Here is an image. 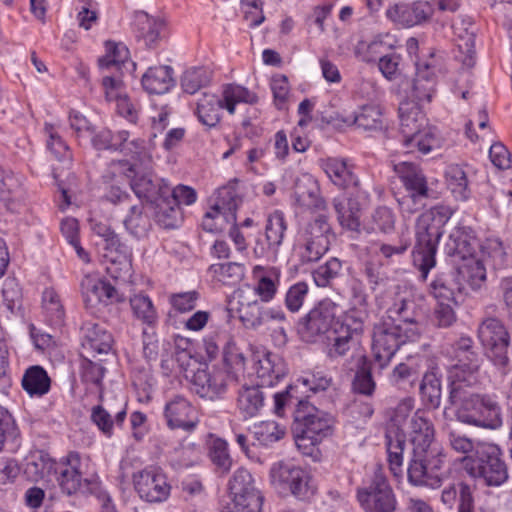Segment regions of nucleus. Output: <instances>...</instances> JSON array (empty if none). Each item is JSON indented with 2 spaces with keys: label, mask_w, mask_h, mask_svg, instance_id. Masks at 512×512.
Returning a JSON list of instances; mask_svg holds the SVG:
<instances>
[{
  "label": "nucleus",
  "mask_w": 512,
  "mask_h": 512,
  "mask_svg": "<svg viewBox=\"0 0 512 512\" xmlns=\"http://www.w3.org/2000/svg\"><path fill=\"white\" fill-rule=\"evenodd\" d=\"M474 385L450 388L449 403L461 423L480 428L497 429L502 426V409L493 395L479 394L472 390Z\"/></svg>",
  "instance_id": "nucleus-1"
},
{
  "label": "nucleus",
  "mask_w": 512,
  "mask_h": 512,
  "mask_svg": "<svg viewBox=\"0 0 512 512\" xmlns=\"http://www.w3.org/2000/svg\"><path fill=\"white\" fill-rule=\"evenodd\" d=\"M451 211L445 206H436L422 213L416 224V244L413 262L425 279L435 264L438 242L443 234L442 227L449 220Z\"/></svg>",
  "instance_id": "nucleus-2"
},
{
  "label": "nucleus",
  "mask_w": 512,
  "mask_h": 512,
  "mask_svg": "<svg viewBox=\"0 0 512 512\" xmlns=\"http://www.w3.org/2000/svg\"><path fill=\"white\" fill-rule=\"evenodd\" d=\"M501 456L497 445L479 443L476 454L464 456L462 465L471 477L481 479L487 486L498 487L508 479V469Z\"/></svg>",
  "instance_id": "nucleus-3"
},
{
  "label": "nucleus",
  "mask_w": 512,
  "mask_h": 512,
  "mask_svg": "<svg viewBox=\"0 0 512 512\" xmlns=\"http://www.w3.org/2000/svg\"><path fill=\"white\" fill-rule=\"evenodd\" d=\"M418 336L417 327L405 328L401 323L384 321L373 330L372 351L380 368L387 366L398 348Z\"/></svg>",
  "instance_id": "nucleus-4"
},
{
  "label": "nucleus",
  "mask_w": 512,
  "mask_h": 512,
  "mask_svg": "<svg viewBox=\"0 0 512 512\" xmlns=\"http://www.w3.org/2000/svg\"><path fill=\"white\" fill-rule=\"evenodd\" d=\"M446 454L441 447L432 450H415L407 474L413 486L438 489L442 486L444 476L439 473L445 462Z\"/></svg>",
  "instance_id": "nucleus-5"
},
{
  "label": "nucleus",
  "mask_w": 512,
  "mask_h": 512,
  "mask_svg": "<svg viewBox=\"0 0 512 512\" xmlns=\"http://www.w3.org/2000/svg\"><path fill=\"white\" fill-rule=\"evenodd\" d=\"M339 307L330 299L318 303L298 325L300 338L307 343H316L329 336L337 334L336 326Z\"/></svg>",
  "instance_id": "nucleus-6"
},
{
  "label": "nucleus",
  "mask_w": 512,
  "mask_h": 512,
  "mask_svg": "<svg viewBox=\"0 0 512 512\" xmlns=\"http://www.w3.org/2000/svg\"><path fill=\"white\" fill-rule=\"evenodd\" d=\"M299 404L306 407L307 413L301 410L296 413L295 419L302 425V430L296 435L295 443L303 454H310L313 446L332 434L334 421L331 415L315 407H308L303 402Z\"/></svg>",
  "instance_id": "nucleus-7"
},
{
  "label": "nucleus",
  "mask_w": 512,
  "mask_h": 512,
  "mask_svg": "<svg viewBox=\"0 0 512 512\" xmlns=\"http://www.w3.org/2000/svg\"><path fill=\"white\" fill-rule=\"evenodd\" d=\"M477 333L487 357L505 374L509 365L510 345V335L506 327L499 319L488 317L479 324Z\"/></svg>",
  "instance_id": "nucleus-8"
},
{
  "label": "nucleus",
  "mask_w": 512,
  "mask_h": 512,
  "mask_svg": "<svg viewBox=\"0 0 512 512\" xmlns=\"http://www.w3.org/2000/svg\"><path fill=\"white\" fill-rule=\"evenodd\" d=\"M414 409V400L410 397L402 399L393 409L390 421L393 427L388 429L386 433L387 453L391 472L398 476L401 473L403 463V451L405 446V434L402 425L406 422L408 416Z\"/></svg>",
  "instance_id": "nucleus-9"
},
{
  "label": "nucleus",
  "mask_w": 512,
  "mask_h": 512,
  "mask_svg": "<svg viewBox=\"0 0 512 512\" xmlns=\"http://www.w3.org/2000/svg\"><path fill=\"white\" fill-rule=\"evenodd\" d=\"M272 485L281 491H289L294 497L305 500L314 494L308 472L287 462H277L270 469Z\"/></svg>",
  "instance_id": "nucleus-10"
},
{
  "label": "nucleus",
  "mask_w": 512,
  "mask_h": 512,
  "mask_svg": "<svg viewBox=\"0 0 512 512\" xmlns=\"http://www.w3.org/2000/svg\"><path fill=\"white\" fill-rule=\"evenodd\" d=\"M356 498L365 512H394L397 508L396 496L381 474H376L367 486L358 488Z\"/></svg>",
  "instance_id": "nucleus-11"
},
{
  "label": "nucleus",
  "mask_w": 512,
  "mask_h": 512,
  "mask_svg": "<svg viewBox=\"0 0 512 512\" xmlns=\"http://www.w3.org/2000/svg\"><path fill=\"white\" fill-rule=\"evenodd\" d=\"M233 507L229 512H261L263 496L256 488L251 473L238 469L229 483Z\"/></svg>",
  "instance_id": "nucleus-12"
},
{
  "label": "nucleus",
  "mask_w": 512,
  "mask_h": 512,
  "mask_svg": "<svg viewBox=\"0 0 512 512\" xmlns=\"http://www.w3.org/2000/svg\"><path fill=\"white\" fill-rule=\"evenodd\" d=\"M217 200L206 212L202 226L208 232H220L225 224H236V210L240 199L233 186H225L218 190Z\"/></svg>",
  "instance_id": "nucleus-13"
},
{
  "label": "nucleus",
  "mask_w": 512,
  "mask_h": 512,
  "mask_svg": "<svg viewBox=\"0 0 512 512\" xmlns=\"http://www.w3.org/2000/svg\"><path fill=\"white\" fill-rule=\"evenodd\" d=\"M81 466L79 455L71 452L55 469L58 484L67 495L93 493L99 488V481L96 478H82Z\"/></svg>",
  "instance_id": "nucleus-14"
},
{
  "label": "nucleus",
  "mask_w": 512,
  "mask_h": 512,
  "mask_svg": "<svg viewBox=\"0 0 512 512\" xmlns=\"http://www.w3.org/2000/svg\"><path fill=\"white\" fill-rule=\"evenodd\" d=\"M333 238L334 233L327 217L323 214L315 217L308 223L303 235L302 260L304 262L319 260L328 251L331 239Z\"/></svg>",
  "instance_id": "nucleus-15"
},
{
  "label": "nucleus",
  "mask_w": 512,
  "mask_h": 512,
  "mask_svg": "<svg viewBox=\"0 0 512 512\" xmlns=\"http://www.w3.org/2000/svg\"><path fill=\"white\" fill-rule=\"evenodd\" d=\"M133 484L140 498L150 503L165 501L170 495L171 486L158 467L151 466L134 473Z\"/></svg>",
  "instance_id": "nucleus-16"
},
{
  "label": "nucleus",
  "mask_w": 512,
  "mask_h": 512,
  "mask_svg": "<svg viewBox=\"0 0 512 512\" xmlns=\"http://www.w3.org/2000/svg\"><path fill=\"white\" fill-rule=\"evenodd\" d=\"M127 165V163H119L138 198L153 203L163 195L170 193V186L163 179H154L150 172L140 173L136 170V164L126 167Z\"/></svg>",
  "instance_id": "nucleus-17"
},
{
  "label": "nucleus",
  "mask_w": 512,
  "mask_h": 512,
  "mask_svg": "<svg viewBox=\"0 0 512 512\" xmlns=\"http://www.w3.org/2000/svg\"><path fill=\"white\" fill-rule=\"evenodd\" d=\"M226 373L219 368L198 369L192 377V389L201 398L215 400L227 389Z\"/></svg>",
  "instance_id": "nucleus-18"
},
{
  "label": "nucleus",
  "mask_w": 512,
  "mask_h": 512,
  "mask_svg": "<svg viewBox=\"0 0 512 512\" xmlns=\"http://www.w3.org/2000/svg\"><path fill=\"white\" fill-rule=\"evenodd\" d=\"M433 7L427 1L412 4L399 3L389 7L386 16L404 27H412L427 22L433 15Z\"/></svg>",
  "instance_id": "nucleus-19"
},
{
  "label": "nucleus",
  "mask_w": 512,
  "mask_h": 512,
  "mask_svg": "<svg viewBox=\"0 0 512 512\" xmlns=\"http://www.w3.org/2000/svg\"><path fill=\"white\" fill-rule=\"evenodd\" d=\"M164 415L171 429L192 431L199 422L196 409L182 396H175L166 403Z\"/></svg>",
  "instance_id": "nucleus-20"
},
{
  "label": "nucleus",
  "mask_w": 512,
  "mask_h": 512,
  "mask_svg": "<svg viewBox=\"0 0 512 512\" xmlns=\"http://www.w3.org/2000/svg\"><path fill=\"white\" fill-rule=\"evenodd\" d=\"M456 357L457 363L448 370L449 388L477 384L481 366L479 354L476 352L457 353Z\"/></svg>",
  "instance_id": "nucleus-21"
},
{
  "label": "nucleus",
  "mask_w": 512,
  "mask_h": 512,
  "mask_svg": "<svg viewBox=\"0 0 512 512\" xmlns=\"http://www.w3.org/2000/svg\"><path fill=\"white\" fill-rule=\"evenodd\" d=\"M251 290L243 292L239 289L234 291L232 305L239 320L249 329H256L263 325V306L257 298H253Z\"/></svg>",
  "instance_id": "nucleus-22"
},
{
  "label": "nucleus",
  "mask_w": 512,
  "mask_h": 512,
  "mask_svg": "<svg viewBox=\"0 0 512 512\" xmlns=\"http://www.w3.org/2000/svg\"><path fill=\"white\" fill-rule=\"evenodd\" d=\"M293 199L295 204L306 210L324 211L326 202L320 195L317 180L310 174H303L297 178L294 186Z\"/></svg>",
  "instance_id": "nucleus-23"
},
{
  "label": "nucleus",
  "mask_w": 512,
  "mask_h": 512,
  "mask_svg": "<svg viewBox=\"0 0 512 512\" xmlns=\"http://www.w3.org/2000/svg\"><path fill=\"white\" fill-rule=\"evenodd\" d=\"M436 77L432 62L417 63L416 76L406 99L419 103H429L435 93Z\"/></svg>",
  "instance_id": "nucleus-24"
},
{
  "label": "nucleus",
  "mask_w": 512,
  "mask_h": 512,
  "mask_svg": "<svg viewBox=\"0 0 512 512\" xmlns=\"http://www.w3.org/2000/svg\"><path fill=\"white\" fill-rule=\"evenodd\" d=\"M254 285H243L239 290L246 292L251 290L253 298H259L262 302L271 301L277 292L279 272L275 268L255 266L253 269Z\"/></svg>",
  "instance_id": "nucleus-25"
},
{
  "label": "nucleus",
  "mask_w": 512,
  "mask_h": 512,
  "mask_svg": "<svg viewBox=\"0 0 512 512\" xmlns=\"http://www.w3.org/2000/svg\"><path fill=\"white\" fill-rule=\"evenodd\" d=\"M82 294L87 306L119 301L117 290L108 282L95 275H86L81 282Z\"/></svg>",
  "instance_id": "nucleus-26"
},
{
  "label": "nucleus",
  "mask_w": 512,
  "mask_h": 512,
  "mask_svg": "<svg viewBox=\"0 0 512 512\" xmlns=\"http://www.w3.org/2000/svg\"><path fill=\"white\" fill-rule=\"evenodd\" d=\"M84 338L82 342L83 350L93 357L102 354H108L112 349L113 337L101 325L96 323H86L83 326Z\"/></svg>",
  "instance_id": "nucleus-27"
},
{
  "label": "nucleus",
  "mask_w": 512,
  "mask_h": 512,
  "mask_svg": "<svg viewBox=\"0 0 512 512\" xmlns=\"http://www.w3.org/2000/svg\"><path fill=\"white\" fill-rule=\"evenodd\" d=\"M421 106L410 99H404L400 102L398 109L400 131L404 139L417 134L426 126V118Z\"/></svg>",
  "instance_id": "nucleus-28"
},
{
  "label": "nucleus",
  "mask_w": 512,
  "mask_h": 512,
  "mask_svg": "<svg viewBox=\"0 0 512 512\" xmlns=\"http://www.w3.org/2000/svg\"><path fill=\"white\" fill-rule=\"evenodd\" d=\"M337 119L348 126L356 125L363 130L377 131L384 128L382 110L374 104L363 105L358 111L347 116L338 115Z\"/></svg>",
  "instance_id": "nucleus-29"
},
{
  "label": "nucleus",
  "mask_w": 512,
  "mask_h": 512,
  "mask_svg": "<svg viewBox=\"0 0 512 512\" xmlns=\"http://www.w3.org/2000/svg\"><path fill=\"white\" fill-rule=\"evenodd\" d=\"M323 170L332 183L340 188L358 187L359 180L354 166L343 158H328L323 161Z\"/></svg>",
  "instance_id": "nucleus-30"
},
{
  "label": "nucleus",
  "mask_w": 512,
  "mask_h": 512,
  "mask_svg": "<svg viewBox=\"0 0 512 512\" xmlns=\"http://www.w3.org/2000/svg\"><path fill=\"white\" fill-rule=\"evenodd\" d=\"M359 197L361 198V202L355 200L352 196L348 198L347 202L340 198L333 200V206L340 225L351 231L358 230L360 226L362 202L367 200L368 195L365 191H361Z\"/></svg>",
  "instance_id": "nucleus-31"
},
{
  "label": "nucleus",
  "mask_w": 512,
  "mask_h": 512,
  "mask_svg": "<svg viewBox=\"0 0 512 512\" xmlns=\"http://www.w3.org/2000/svg\"><path fill=\"white\" fill-rule=\"evenodd\" d=\"M264 402L265 396L258 385H243L237 392L236 407L245 420L257 416Z\"/></svg>",
  "instance_id": "nucleus-32"
},
{
  "label": "nucleus",
  "mask_w": 512,
  "mask_h": 512,
  "mask_svg": "<svg viewBox=\"0 0 512 512\" xmlns=\"http://www.w3.org/2000/svg\"><path fill=\"white\" fill-rule=\"evenodd\" d=\"M417 306L414 301L413 292L409 289L398 291L393 303L388 309L389 318L392 321L402 322L404 325L416 327Z\"/></svg>",
  "instance_id": "nucleus-33"
},
{
  "label": "nucleus",
  "mask_w": 512,
  "mask_h": 512,
  "mask_svg": "<svg viewBox=\"0 0 512 512\" xmlns=\"http://www.w3.org/2000/svg\"><path fill=\"white\" fill-rule=\"evenodd\" d=\"M411 441L415 450H432L438 447L433 444L434 428L432 423L424 416L420 410L416 411L411 418L410 424Z\"/></svg>",
  "instance_id": "nucleus-34"
},
{
  "label": "nucleus",
  "mask_w": 512,
  "mask_h": 512,
  "mask_svg": "<svg viewBox=\"0 0 512 512\" xmlns=\"http://www.w3.org/2000/svg\"><path fill=\"white\" fill-rule=\"evenodd\" d=\"M393 169L410 194L427 196V181L418 166L409 161H402L394 163Z\"/></svg>",
  "instance_id": "nucleus-35"
},
{
  "label": "nucleus",
  "mask_w": 512,
  "mask_h": 512,
  "mask_svg": "<svg viewBox=\"0 0 512 512\" xmlns=\"http://www.w3.org/2000/svg\"><path fill=\"white\" fill-rule=\"evenodd\" d=\"M143 88L151 94H164L174 86L173 69L159 65L150 67L142 76Z\"/></svg>",
  "instance_id": "nucleus-36"
},
{
  "label": "nucleus",
  "mask_w": 512,
  "mask_h": 512,
  "mask_svg": "<svg viewBox=\"0 0 512 512\" xmlns=\"http://www.w3.org/2000/svg\"><path fill=\"white\" fill-rule=\"evenodd\" d=\"M255 369L261 385L268 386L274 385L286 371L281 359L269 352L258 356Z\"/></svg>",
  "instance_id": "nucleus-37"
},
{
  "label": "nucleus",
  "mask_w": 512,
  "mask_h": 512,
  "mask_svg": "<svg viewBox=\"0 0 512 512\" xmlns=\"http://www.w3.org/2000/svg\"><path fill=\"white\" fill-rule=\"evenodd\" d=\"M220 98L222 99L224 109L231 115L235 113L237 104L254 105L259 99L254 91L236 83L223 85Z\"/></svg>",
  "instance_id": "nucleus-38"
},
{
  "label": "nucleus",
  "mask_w": 512,
  "mask_h": 512,
  "mask_svg": "<svg viewBox=\"0 0 512 512\" xmlns=\"http://www.w3.org/2000/svg\"><path fill=\"white\" fill-rule=\"evenodd\" d=\"M134 26L137 30V37L142 39L146 46L152 47L160 39L164 23L144 11H137L134 13Z\"/></svg>",
  "instance_id": "nucleus-39"
},
{
  "label": "nucleus",
  "mask_w": 512,
  "mask_h": 512,
  "mask_svg": "<svg viewBox=\"0 0 512 512\" xmlns=\"http://www.w3.org/2000/svg\"><path fill=\"white\" fill-rule=\"evenodd\" d=\"M222 99L214 94H203L196 106L198 120L205 126L213 128L221 120Z\"/></svg>",
  "instance_id": "nucleus-40"
},
{
  "label": "nucleus",
  "mask_w": 512,
  "mask_h": 512,
  "mask_svg": "<svg viewBox=\"0 0 512 512\" xmlns=\"http://www.w3.org/2000/svg\"><path fill=\"white\" fill-rule=\"evenodd\" d=\"M51 380L43 367L34 365L26 369L22 387L31 397H42L50 390Z\"/></svg>",
  "instance_id": "nucleus-41"
},
{
  "label": "nucleus",
  "mask_w": 512,
  "mask_h": 512,
  "mask_svg": "<svg viewBox=\"0 0 512 512\" xmlns=\"http://www.w3.org/2000/svg\"><path fill=\"white\" fill-rule=\"evenodd\" d=\"M155 204L156 222L165 229H174L182 222V212L178 205H174L168 195H163Z\"/></svg>",
  "instance_id": "nucleus-42"
},
{
  "label": "nucleus",
  "mask_w": 512,
  "mask_h": 512,
  "mask_svg": "<svg viewBox=\"0 0 512 512\" xmlns=\"http://www.w3.org/2000/svg\"><path fill=\"white\" fill-rule=\"evenodd\" d=\"M286 230L287 222L282 211L275 210L268 215L265 225V238L268 247L274 252H277L282 244Z\"/></svg>",
  "instance_id": "nucleus-43"
},
{
  "label": "nucleus",
  "mask_w": 512,
  "mask_h": 512,
  "mask_svg": "<svg viewBox=\"0 0 512 512\" xmlns=\"http://www.w3.org/2000/svg\"><path fill=\"white\" fill-rule=\"evenodd\" d=\"M211 77L212 71L205 66L189 67L182 73L180 85L185 93L192 95L207 86Z\"/></svg>",
  "instance_id": "nucleus-44"
},
{
  "label": "nucleus",
  "mask_w": 512,
  "mask_h": 512,
  "mask_svg": "<svg viewBox=\"0 0 512 512\" xmlns=\"http://www.w3.org/2000/svg\"><path fill=\"white\" fill-rule=\"evenodd\" d=\"M420 394L423 402L430 408L436 409L441 403V380L436 368L427 371L420 384Z\"/></svg>",
  "instance_id": "nucleus-45"
},
{
  "label": "nucleus",
  "mask_w": 512,
  "mask_h": 512,
  "mask_svg": "<svg viewBox=\"0 0 512 512\" xmlns=\"http://www.w3.org/2000/svg\"><path fill=\"white\" fill-rule=\"evenodd\" d=\"M461 289V283L455 279L452 273L440 275L430 285V293L437 302H455V293Z\"/></svg>",
  "instance_id": "nucleus-46"
},
{
  "label": "nucleus",
  "mask_w": 512,
  "mask_h": 512,
  "mask_svg": "<svg viewBox=\"0 0 512 512\" xmlns=\"http://www.w3.org/2000/svg\"><path fill=\"white\" fill-rule=\"evenodd\" d=\"M446 183L455 199L466 201L471 195L465 171L459 165H450L445 172Z\"/></svg>",
  "instance_id": "nucleus-47"
},
{
  "label": "nucleus",
  "mask_w": 512,
  "mask_h": 512,
  "mask_svg": "<svg viewBox=\"0 0 512 512\" xmlns=\"http://www.w3.org/2000/svg\"><path fill=\"white\" fill-rule=\"evenodd\" d=\"M208 271L213 280L224 285H234L238 283L245 274L244 266L237 262L212 264Z\"/></svg>",
  "instance_id": "nucleus-48"
},
{
  "label": "nucleus",
  "mask_w": 512,
  "mask_h": 512,
  "mask_svg": "<svg viewBox=\"0 0 512 512\" xmlns=\"http://www.w3.org/2000/svg\"><path fill=\"white\" fill-rule=\"evenodd\" d=\"M208 451L210 460L219 470L225 473L230 471L233 460L230 456L226 440L210 434L208 440Z\"/></svg>",
  "instance_id": "nucleus-49"
},
{
  "label": "nucleus",
  "mask_w": 512,
  "mask_h": 512,
  "mask_svg": "<svg viewBox=\"0 0 512 512\" xmlns=\"http://www.w3.org/2000/svg\"><path fill=\"white\" fill-rule=\"evenodd\" d=\"M44 132L47 137V149L59 161L70 163L72 160V153L67 143L60 136L58 128L53 124L46 123L44 126Z\"/></svg>",
  "instance_id": "nucleus-50"
},
{
  "label": "nucleus",
  "mask_w": 512,
  "mask_h": 512,
  "mask_svg": "<svg viewBox=\"0 0 512 512\" xmlns=\"http://www.w3.org/2000/svg\"><path fill=\"white\" fill-rule=\"evenodd\" d=\"M403 144L409 153L417 149L422 154H427L438 147L439 141L436 133L431 128L424 126L417 134L404 139Z\"/></svg>",
  "instance_id": "nucleus-51"
},
{
  "label": "nucleus",
  "mask_w": 512,
  "mask_h": 512,
  "mask_svg": "<svg viewBox=\"0 0 512 512\" xmlns=\"http://www.w3.org/2000/svg\"><path fill=\"white\" fill-rule=\"evenodd\" d=\"M285 434V427L275 421H262L253 427L254 438L263 446H269L281 440Z\"/></svg>",
  "instance_id": "nucleus-52"
},
{
  "label": "nucleus",
  "mask_w": 512,
  "mask_h": 512,
  "mask_svg": "<svg viewBox=\"0 0 512 512\" xmlns=\"http://www.w3.org/2000/svg\"><path fill=\"white\" fill-rule=\"evenodd\" d=\"M486 259H470L458 271V274L476 290L482 287L486 280Z\"/></svg>",
  "instance_id": "nucleus-53"
},
{
  "label": "nucleus",
  "mask_w": 512,
  "mask_h": 512,
  "mask_svg": "<svg viewBox=\"0 0 512 512\" xmlns=\"http://www.w3.org/2000/svg\"><path fill=\"white\" fill-rule=\"evenodd\" d=\"M20 189L21 182L19 179L13 173L5 171L0 182V200L4 202L8 210H15Z\"/></svg>",
  "instance_id": "nucleus-54"
},
{
  "label": "nucleus",
  "mask_w": 512,
  "mask_h": 512,
  "mask_svg": "<svg viewBox=\"0 0 512 512\" xmlns=\"http://www.w3.org/2000/svg\"><path fill=\"white\" fill-rule=\"evenodd\" d=\"M123 224L126 230L137 238L144 237L150 228L148 217L142 213V205H132Z\"/></svg>",
  "instance_id": "nucleus-55"
},
{
  "label": "nucleus",
  "mask_w": 512,
  "mask_h": 512,
  "mask_svg": "<svg viewBox=\"0 0 512 512\" xmlns=\"http://www.w3.org/2000/svg\"><path fill=\"white\" fill-rule=\"evenodd\" d=\"M388 47L390 45L385 43L384 36L377 35L370 40H360L355 46V54L364 62H372Z\"/></svg>",
  "instance_id": "nucleus-56"
},
{
  "label": "nucleus",
  "mask_w": 512,
  "mask_h": 512,
  "mask_svg": "<svg viewBox=\"0 0 512 512\" xmlns=\"http://www.w3.org/2000/svg\"><path fill=\"white\" fill-rule=\"evenodd\" d=\"M105 49L106 54L98 61L99 67L102 69L118 68L129 58V50L123 43L107 41L105 43Z\"/></svg>",
  "instance_id": "nucleus-57"
},
{
  "label": "nucleus",
  "mask_w": 512,
  "mask_h": 512,
  "mask_svg": "<svg viewBox=\"0 0 512 512\" xmlns=\"http://www.w3.org/2000/svg\"><path fill=\"white\" fill-rule=\"evenodd\" d=\"M43 309L53 325H61L64 319V308L60 297L54 289L48 288L43 292Z\"/></svg>",
  "instance_id": "nucleus-58"
},
{
  "label": "nucleus",
  "mask_w": 512,
  "mask_h": 512,
  "mask_svg": "<svg viewBox=\"0 0 512 512\" xmlns=\"http://www.w3.org/2000/svg\"><path fill=\"white\" fill-rule=\"evenodd\" d=\"M130 137L126 130L119 131L117 135H112L108 129H102L92 138V145L97 150L115 149L118 150L122 143L126 142Z\"/></svg>",
  "instance_id": "nucleus-59"
},
{
  "label": "nucleus",
  "mask_w": 512,
  "mask_h": 512,
  "mask_svg": "<svg viewBox=\"0 0 512 512\" xmlns=\"http://www.w3.org/2000/svg\"><path fill=\"white\" fill-rule=\"evenodd\" d=\"M130 304L135 317L143 323L151 325L156 321V310L148 296L135 295L130 299Z\"/></svg>",
  "instance_id": "nucleus-60"
},
{
  "label": "nucleus",
  "mask_w": 512,
  "mask_h": 512,
  "mask_svg": "<svg viewBox=\"0 0 512 512\" xmlns=\"http://www.w3.org/2000/svg\"><path fill=\"white\" fill-rule=\"evenodd\" d=\"M104 367L91 360L85 359L82 362L81 379L87 385H91L102 397V379L104 376Z\"/></svg>",
  "instance_id": "nucleus-61"
},
{
  "label": "nucleus",
  "mask_w": 512,
  "mask_h": 512,
  "mask_svg": "<svg viewBox=\"0 0 512 512\" xmlns=\"http://www.w3.org/2000/svg\"><path fill=\"white\" fill-rule=\"evenodd\" d=\"M341 270V261L337 258H331L313 272L314 281L317 286L325 287L340 274Z\"/></svg>",
  "instance_id": "nucleus-62"
},
{
  "label": "nucleus",
  "mask_w": 512,
  "mask_h": 512,
  "mask_svg": "<svg viewBox=\"0 0 512 512\" xmlns=\"http://www.w3.org/2000/svg\"><path fill=\"white\" fill-rule=\"evenodd\" d=\"M395 215L388 207L375 209L371 216V229L382 233H389L394 229Z\"/></svg>",
  "instance_id": "nucleus-63"
},
{
  "label": "nucleus",
  "mask_w": 512,
  "mask_h": 512,
  "mask_svg": "<svg viewBox=\"0 0 512 512\" xmlns=\"http://www.w3.org/2000/svg\"><path fill=\"white\" fill-rule=\"evenodd\" d=\"M447 440L452 450L465 456L476 454L477 446L480 443L474 442L466 435L455 430L448 432Z\"/></svg>",
  "instance_id": "nucleus-64"
}]
</instances>
